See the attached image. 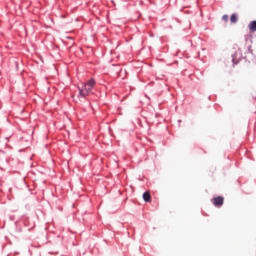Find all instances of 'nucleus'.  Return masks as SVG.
Instances as JSON below:
<instances>
[{
	"mask_svg": "<svg viewBox=\"0 0 256 256\" xmlns=\"http://www.w3.org/2000/svg\"><path fill=\"white\" fill-rule=\"evenodd\" d=\"M93 87H95V79L92 78L86 84H84L82 88H79V96L87 97L90 95Z\"/></svg>",
	"mask_w": 256,
	"mask_h": 256,
	"instance_id": "1",
	"label": "nucleus"
},
{
	"mask_svg": "<svg viewBox=\"0 0 256 256\" xmlns=\"http://www.w3.org/2000/svg\"><path fill=\"white\" fill-rule=\"evenodd\" d=\"M212 203L215 207H223V203H225V198L218 196L212 199Z\"/></svg>",
	"mask_w": 256,
	"mask_h": 256,
	"instance_id": "2",
	"label": "nucleus"
},
{
	"mask_svg": "<svg viewBox=\"0 0 256 256\" xmlns=\"http://www.w3.org/2000/svg\"><path fill=\"white\" fill-rule=\"evenodd\" d=\"M248 29H249L250 31H252L253 33H255V31H256V20L251 21V22L249 23Z\"/></svg>",
	"mask_w": 256,
	"mask_h": 256,
	"instance_id": "3",
	"label": "nucleus"
},
{
	"mask_svg": "<svg viewBox=\"0 0 256 256\" xmlns=\"http://www.w3.org/2000/svg\"><path fill=\"white\" fill-rule=\"evenodd\" d=\"M143 199H144V201H146V203L151 202V194L149 192H145L143 194Z\"/></svg>",
	"mask_w": 256,
	"mask_h": 256,
	"instance_id": "4",
	"label": "nucleus"
},
{
	"mask_svg": "<svg viewBox=\"0 0 256 256\" xmlns=\"http://www.w3.org/2000/svg\"><path fill=\"white\" fill-rule=\"evenodd\" d=\"M230 21L231 23H237L238 21L237 14H232L230 17Z\"/></svg>",
	"mask_w": 256,
	"mask_h": 256,
	"instance_id": "5",
	"label": "nucleus"
},
{
	"mask_svg": "<svg viewBox=\"0 0 256 256\" xmlns=\"http://www.w3.org/2000/svg\"><path fill=\"white\" fill-rule=\"evenodd\" d=\"M223 21H225V23H227L229 21V15L225 14L222 16Z\"/></svg>",
	"mask_w": 256,
	"mask_h": 256,
	"instance_id": "6",
	"label": "nucleus"
}]
</instances>
